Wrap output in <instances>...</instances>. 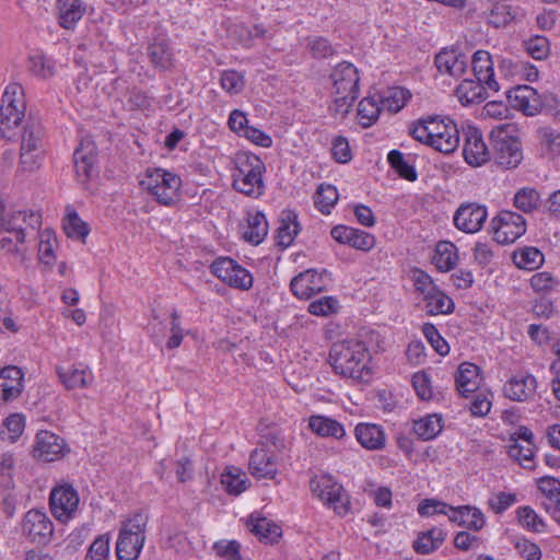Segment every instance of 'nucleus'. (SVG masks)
I'll return each instance as SVG.
<instances>
[{
    "label": "nucleus",
    "mask_w": 560,
    "mask_h": 560,
    "mask_svg": "<svg viewBox=\"0 0 560 560\" xmlns=\"http://www.w3.org/2000/svg\"><path fill=\"white\" fill-rule=\"evenodd\" d=\"M75 175L79 182L85 183L92 173L95 160V144L83 140L73 153Z\"/></svg>",
    "instance_id": "4be33fe9"
},
{
    "label": "nucleus",
    "mask_w": 560,
    "mask_h": 560,
    "mask_svg": "<svg viewBox=\"0 0 560 560\" xmlns=\"http://www.w3.org/2000/svg\"><path fill=\"white\" fill-rule=\"evenodd\" d=\"M508 97L512 105L525 113L526 115H534L536 107V91L527 85H521L512 91H509Z\"/></svg>",
    "instance_id": "c85d7f7f"
},
{
    "label": "nucleus",
    "mask_w": 560,
    "mask_h": 560,
    "mask_svg": "<svg viewBox=\"0 0 560 560\" xmlns=\"http://www.w3.org/2000/svg\"><path fill=\"white\" fill-rule=\"evenodd\" d=\"M310 488L324 504L334 509L339 515L349 510V499L341 485L329 475H316L310 481Z\"/></svg>",
    "instance_id": "6e6552de"
},
{
    "label": "nucleus",
    "mask_w": 560,
    "mask_h": 560,
    "mask_svg": "<svg viewBox=\"0 0 560 560\" xmlns=\"http://www.w3.org/2000/svg\"><path fill=\"white\" fill-rule=\"evenodd\" d=\"M486 89L479 80H464L456 89V96L463 105L480 103L486 98Z\"/></svg>",
    "instance_id": "7c9ffc66"
},
{
    "label": "nucleus",
    "mask_w": 560,
    "mask_h": 560,
    "mask_svg": "<svg viewBox=\"0 0 560 560\" xmlns=\"http://www.w3.org/2000/svg\"><path fill=\"white\" fill-rule=\"evenodd\" d=\"M541 151L548 158L560 155V132L552 128L539 129Z\"/></svg>",
    "instance_id": "37998d69"
},
{
    "label": "nucleus",
    "mask_w": 560,
    "mask_h": 560,
    "mask_svg": "<svg viewBox=\"0 0 560 560\" xmlns=\"http://www.w3.org/2000/svg\"><path fill=\"white\" fill-rule=\"evenodd\" d=\"M557 280L549 272H538L530 278V285L536 292L546 293L557 285Z\"/></svg>",
    "instance_id": "774afa93"
},
{
    "label": "nucleus",
    "mask_w": 560,
    "mask_h": 560,
    "mask_svg": "<svg viewBox=\"0 0 560 560\" xmlns=\"http://www.w3.org/2000/svg\"><path fill=\"white\" fill-rule=\"evenodd\" d=\"M30 70L37 77L47 79L52 75L54 68L51 62L44 56H32L28 59Z\"/></svg>",
    "instance_id": "338daca9"
},
{
    "label": "nucleus",
    "mask_w": 560,
    "mask_h": 560,
    "mask_svg": "<svg viewBox=\"0 0 560 560\" xmlns=\"http://www.w3.org/2000/svg\"><path fill=\"white\" fill-rule=\"evenodd\" d=\"M9 107L26 108L24 90L16 82L9 83L2 93L0 108H5L7 110Z\"/></svg>",
    "instance_id": "ea45409f"
},
{
    "label": "nucleus",
    "mask_w": 560,
    "mask_h": 560,
    "mask_svg": "<svg viewBox=\"0 0 560 560\" xmlns=\"http://www.w3.org/2000/svg\"><path fill=\"white\" fill-rule=\"evenodd\" d=\"M513 19L514 15L510 5L494 2L493 8L490 11L488 22L492 26L499 28L508 25Z\"/></svg>",
    "instance_id": "864d4df0"
},
{
    "label": "nucleus",
    "mask_w": 560,
    "mask_h": 560,
    "mask_svg": "<svg viewBox=\"0 0 560 560\" xmlns=\"http://www.w3.org/2000/svg\"><path fill=\"white\" fill-rule=\"evenodd\" d=\"M23 372L18 366H7L0 371V400L16 399L23 390Z\"/></svg>",
    "instance_id": "aec40b11"
},
{
    "label": "nucleus",
    "mask_w": 560,
    "mask_h": 560,
    "mask_svg": "<svg viewBox=\"0 0 560 560\" xmlns=\"http://www.w3.org/2000/svg\"><path fill=\"white\" fill-rule=\"evenodd\" d=\"M539 194L533 188H522L514 197V205L524 212H532L539 205Z\"/></svg>",
    "instance_id": "de8ad7c7"
},
{
    "label": "nucleus",
    "mask_w": 560,
    "mask_h": 560,
    "mask_svg": "<svg viewBox=\"0 0 560 560\" xmlns=\"http://www.w3.org/2000/svg\"><path fill=\"white\" fill-rule=\"evenodd\" d=\"M508 454L524 468H533L534 444L527 441L526 444L515 441L509 446Z\"/></svg>",
    "instance_id": "79ce46f5"
},
{
    "label": "nucleus",
    "mask_w": 560,
    "mask_h": 560,
    "mask_svg": "<svg viewBox=\"0 0 560 560\" xmlns=\"http://www.w3.org/2000/svg\"><path fill=\"white\" fill-rule=\"evenodd\" d=\"M250 532L260 540L266 542H275L281 535L280 527L266 517L254 518L250 516L248 522Z\"/></svg>",
    "instance_id": "c9c22d12"
},
{
    "label": "nucleus",
    "mask_w": 560,
    "mask_h": 560,
    "mask_svg": "<svg viewBox=\"0 0 560 560\" xmlns=\"http://www.w3.org/2000/svg\"><path fill=\"white\" fill-rule=\"evenodd\" d=\"M141 187L163 206H174L179 200L180 178L164 168H148L140 180Z\"/></svg>",
    "instance_id": "423d86ee"
},
{
    "label": "nucleus",
    "mask_w": 560,
    "mask_h": 560,
    "mask_svg": "<svg viewBox=\"0 0 560 560\" xmlns=\"http://www.w3.org/2000/svg\"><path fill=\"white\" fill-rule=\"evenodd\" d=\"M79 503V493L71 482L60 480L51 488L49 508L58 521L67 523L73 518L78 512Z\"/></svg>",
    "instance_id": "1a4fd4ad"
},
{
    "label": "nucleus",
    "mask_w": 560,
    "mask_h": 560,
    "mask_svg": "<svg viewBox=\"0 0 560 560\" xmlns=\"http://www.w3.org/2000/svg\"><path fill=\"white\" fill-rule=\"evenodd\" d=\"M445 534L440 528H431L427 532L420 533L418 538L413 541V550L420 555H429L443 544Z\"/></svg>",
    "instance_id": "2f4dec72"
},
{
    "label": "nucleus",
    "mask_w": 560,
    "mask_h": 560,
    "mask_svg": "<svg viewBox=\"0 0 560 560\" xmlns=\"http://www.w3.org/2000/svg\"><path fill=\"white\" fill-rule=\"evenodd\" d=\"M247 483L246 474L237 467H226L221 475V485L229 494H241L247 489Z\"/></svg>",
    "instance_id": "473e14b6"
},
{
    "label": "nucleus",
    "mask_w": 560,
    "mask_h": 560,
    "mask_svg": "<svg viewBox=\"0 0 560 560\" xmlns=\"http://www.w3.org/2000/svg\"><path fill=\"white\" fill-rule=\"evenodd\" d=\"M515 132L514 124H502L494 127L490 133L493 141L494 161L505 168L516 167L523 159L521 143L515 137Z\"/></svg>",
    "instance_id": "0eeeda50"
},
{
    "label": "nucleus",
    "mask_w": 560,
    "mask_h": 560,
    "mask_svg": "<svg viewBox=\"0 0 560 560\" xmlns=\"http://www.w3.org/2000/svg\"><path fill=\"white\" fill-rule=\"evenodd\" d=\"M513 261L520 269L535 270L542 265L544 255L536 247H524L513 254Z\"/></svg>",
    "instance_id": "4c0bfd02"
},
{
    "label": "nucleus",
    "mask_w": 560,
    "mask_h": 560,
    "mask_svg": "<svg viewBox=\"0 0 560 560\" xmlns=\"http://www.w3.org/2000/svg\"><path fill=\"white\" fill-rule=\"evenodd\" d=\"M298 217L293 211H283L277 229V244L287 248L299 233Z\"/></svg>",
    "instance_id": "c756f323"
},
{
    "label": "nucleus",
    "mask_w": 560,
    "mask_h": 560,
    "mask_svg": "<svg viewBox=\"0 0 560 560\" xmlns=\"http://www.w3.org/2000/svg\"><path fill=\"white\" fill-rule=\"evenodd\" d=\"M472 71L477 80L491 91H499V84L493 78V61L486 50H477L471 57Z\"/></svg>",
    "instance_id": "5701e85b"
},
{
    "label": "nucleus",
    "mask_w": 560,
    "mask_h": 560,
    "mask_svg": "<svg viewBox=\"0 0 560 560\" xmlns=\"http://www.w3.org/2000/svg\"><path fill=\"white\" fill-rule=\"evenodd\" d=\"M330 78L334 96L330 110L337 116L345 117L358 98V70L350 62H341L334 68Z\"/></svg>",
    "instance_id": "20e7f679"
},
{
    "label": "nucleus",
    "mask_w": 560,
    "mask_h": 560,
    "mask_svg": "<svg viewBox=\"0 0 560 560\" xmlns=\"http://www.w3.org/2000/svg\"><path fill=\"white\" fill-rule=\"evenodd\" d=\"M410 97L407 90L402 88H393L388 91V95L382 98V105L392 113L399 112Z\"/></svg>",
    "instance_id": "8fccbe9b"
},
{
    "label": "nucleus",
    "mask_w": 560,
    "mask_h": 560,
    "mask_svg": "<svg viewBox=\"0 0 560 560\" xmlns=\"http://www.w3.org/2000/svg\"><path fill=\"white\" fill-rule=\"evenodd\" d=\"M268 233V223L262 213L249 214L247 225L244 228L243 237L253 244H259Z\"/></svg>",
    "instance_id": "72a5a7b5"
},
{
    "label": "nucleus",
    "mask_w": 560,
    "mask_h": 560,
    "mask_svg": "<svg viewBox=\"0 0 560 560\" xmlns=\"http://www.w3.org/2000/svg\"><path fill=\"white\" fill-rule=\"evenodd\" d=\"M83 0H57V18L59 25L65 30H73L86 12Z\"/></svg>",
    "instance_id": "6ab92c4d"
},
{
    "label": "nucleus",
    "mask_w": 560,
    "mask_h": 560,
    "mask_svg": "<svg viewBox=\"0 0 560 560\" xmlns=\"http://www.w3.org/2000/svg\"><path fill=\"white\" fill-rule=\"evenodd\" d=\"M213 550L224 560H242L241 545L236 540H219L214 542Z\"/></svg>",
    "instance_id": "4d7b16f0"
},
{
    "label": "nucleus",
    "mask_w": 560,
    "mask_h": 560,
    "mask_svg": "<svg viewBox=\"0 0 560 560\" xmlns=\"http://www.w3.org/2000/svg\"><path fill=\"white\" fill-rule=\"evenodd\" d=\"M148 516L136 513L121 522L116 542L118 560H137L145 541Z\"/></svg>",
    "instance_id": "39448f33"
},
{
    "label": "nucleus",
    "mask_w": 560,
    "mask_h": 560,
    "mask_svg": "<svg viewBox=\"0 0 560 560\" xmlns=\"http://www.w3.org/2000/svg\"><path fill=\"white\" fill-rule=\"evenodd\" d=\"M149 56L152 63L161 69H166L172 65V54L168 46L163 43H153L149 47Z\"/></svg>",
    "instance_id": "09e8293b"
},
{
    "label": "nucleus",
    "mask_w": 560,
    "mask_h": 560,
    "mask_svg": "<svg viewBox=\"0 0 560 560\" xmlns=\"http://www.w3.org/2000/svg\"><path fill=\"white\" fill-rule=\"evenodd\" d=\"M493 238L499 244L515 242L526 232L525 219L513 211H501L491 221Z\"/></svg>",
    "instance_id": "9d476101"
},
{
    "label": "nucleus",
    "mask_w": 560,
    "mask_h": 560,
    "mask_svg": "<svg viewBox=\"0 0 560 560\" xmlns=\"http://www.w3.org/2000/svg\"><path fill=\"white\" fill-rule=\"evenodd\" d=\"M231 280L226 281L230 287L240 290H249L253 287L252 275L242 266L235 262L233 271H231Z\"/></svg>",
    "instance_id": "052dcab7"
},
{
    "label": "nucleus",
    "mask_w": 560,
    "mask_h": 560,
    "mask_svg": "<svg viewBox=\"0 0 560 560\" xmlns=\"http://www.w3.org/2000/svg\"><path fill=\"white\" fill-rule=\"evenodd\" d=\"M463 155L465 161L475 167L481 166L490 160V151L477 128L469 127L465 131Z\"/></svg>",
    "instance_id": "2eb2a0df"
},
{
    "label": "nucleus",
    "mask_w": 560,
    "mask_h": 560,
    "mask_svg": "<svg viewBox=\"0 0 560 560\" xmlns=\"http://www.w3.org/2000/svg\"><path fill=\"white\" fill-rule=\"evenodd\" d=\"M26 108H0V136L11 140L18 132L25 117Z\"/></svg>",
    "instance_id": "bb28decb"
},
{
    "label": "nucleus",
    "mask_w": 560,
    "mask_h": 560,
    "mask_svg": "<svg viewBox=\"0 0 560 560\" xmlns=\"http://www.w3.org/2000/svg\"><path fill=\"white\" fill-rule=\"evenodd\" d=\"M388 163L399 174L400 177L413 182L417 179V172L404 158V154L397 150L388 153Z\"/></svg>",
    "instance_id": "a18cd8bd"
},
{
    "label": "nucleus",
    "mask_w": 560,
    "mask_h": 560,
    "mask_svg": "<svg viewBox=\"0 0 560 560\" xmlns=\"http://www.w3.org/2000/svg\"><path fill=\"white\" fill-rule=\"evenodd\" d=\"M65 441L49 431H39L33 446V456L43 462H54L63 456Z\"/></svg>",
    "instance_id": "4468645a"
},
{
    "label": "nucleus",
    "mask_w": 560,
    "mask_h": 560,
    "mask_svg": "<svg viewBox=\"0 0 560 560\" xmlns=\"http://www.w3.org/2000/svg\"><path fill=\"white\" fill-rule=\"evenodd\" d=\"M308 429L320 438L341 441L347 438L345 425L326 416L315 415L308 419Z\"/></svg>",
    "instance_id": "412c9836"
},
{
    "label": "nucleus",
    "mask_w": 560,
    "mask_h": 560,
    "mask_svg": "<svg viewBox=\"0 0 560 560\" xmlns=\"http://www.w3.org/2000/svg\"><path fill=\"white\" fill-rule=\"evenodd\" d=\"M417 141L448 154L459 144V131L450 118L428 117L412 124L409 130Z\"/></svg>",
    "instance_id": "f257e3e1"
},
{
    "label": "nucleus",
    "mask_w": 560,
    "mask_h": 560,
    "mask_svg": "<svg viewBox=\"0 0 560 560\" xmlns=\"http://www.w3.org/2000/svg\"><path fill=\"white\" fill-rule=\"evenodd\" d=\"M468 57L457 49H443L435 56V66L441 74L458 78L466 72Z\"/></svg>",
    "instance_id": "f3484780"
},
{
    "label": "nucleus",
    "mask_w": 560,
    "mask_h": 560,
    "mask_svg": "<svg viewBox=\"0 0 560 560\" xmlns=\"http://www.w3.org/2000/svg\"><path fill=\"white\" fill-rule=\"evenodd\" d=\"M354 436L360 445L369 451L382 450L385 446V433L374 423H359L354 429Z\"/></svg>",
    "instance_id": "393cba45"
},
{
    "label": "nucleus",
    "mask_w": 560,
    "mask_h": 560,
    "mask_svg": "<svg viewBox=\"0 0 560 560\" xmlns=\"http://www.w3.org/2000/svg\"><path fill=\"white\" fill-rule=\"evenodd\" d=\"M63 230L69 237L84 238L88 233L86 224L75 212H69L63 221Z\"/></svg>",
    "instance_id": "5fc2aeb1"
},
{
    "label": "nucleus",
    "mask_w": 560,
    "mask_h": 560,
    "mask_svg": "<svg viewBox=\"0 0 560 560\" xmlns=\"http://www.w3.org/2000/svg\"><path fill=\"white\" fill-rule=\"evenodd\" d=\"M265 163L255 154L238 152L234 158L233 187L241 194L258 198L265 191Z\"/></svg>",
    "instance_id": "7ed1b4c3"
},
{
    "label": "nucleus",
    "mask_w": 560,
    "mask_h": 560,
    "mask_svg": "<svg viewBox=\"0 0 560 560\" xmlns=\"http://www.w3.org/2000/svg\"><path fill=\"white\" fill-rule=\"evenodd\" d=\"M423 335L434 350L441 354L446 355L450 351L447 342L439 334L438 329L432 324H424L422 328Z\"/></svg>",
    "instance_id": "680f3d73"
},
{
    "label": "nucleus",
    "mask_w": 560,
    "mask_h": 560,
    "mask_svg": "<svg viewBox=\"0 0 560 560\" xmlns=\"http://www.w3.org/2000/svg\"><path fill=\"white\" fill-rule=\"evenodd\" d=\"M338 301L332 296H324L308 305V312L315 316H329L337 312Z\"/></svg>",
    "instance_id": "bf43d9fd"
},
{
    "label": "nucleus",
    "mask_w": 560,
    "mask_h": 560,
    "mask_svg": "<svg viewBox=\"0 0 560 560\" xmlns=\"http://www.w3.org/2000/svg\"><path fill=\"white\" fill-rule=\"evenodd\" d=\"M338 200V191L332 185H320L315 195V206L324 213H330V209Z\"/></svg>",
    "instance_id": "c03bdc74"
},
{
    "label": "nucleus",
    "mask_w": 560,
    "mask_h": 560,
    "mask_svg": "<svg viewBox=\"0 0 560 560\" xmlns=\"http://www.w3.org/2000/svg\"><path fill=\"white\" fill-rule=\"evenodd\" d=\"M26 235L22 234H5L0 238V249L8 255L13 256L15 259L23 261L25 254Z\"/></svg>",
    "instance_id": "a19ab883"
},
{
    "label": "nucleus",
    "mask_w": 560,
    "mask_h": 560,
    "mask_svg": "<svg viewBox=\"0 0 560 560\" xmlns=\"http://www.w3.org/2000/svg\"><path fill=\"white\" fill-rule=\"evenodd\" d=\"M479 368L472 363L464 362L458 366L455 374V384L463 397L475 393L480 385Z\"/></svg>",
    "instance_id": "a878e982"
},
{
    "label": "nucleus",
    "mask_w": 560,
    "mask_h": 560,
    "mask_svg": "<svg viewBox=\"0 0 560 560\" xmlns=\"http://www.w3.org/2000/svg\"><path fill=\"white\" fill-rule=\"evenodd\" d=\"M279 458L266 448H256L249 457V471L257 478L273 479L278 474Z\"/></svg>",
    "instance_id": "dca6fc26"
},
{
    "label": "nucleus",
    "mask_w": 560,
    "mask_h": 560,
    "mask_svg": "<svg viewBox=\"0 0 560 560\" xmlns=\"http://www.w3.org/2000/svg\"><path fill=\"white\" fill-rule=\"evenodd\" d=\"M536 387L537 382L533 375L520 373L504 384L503 393L511 400L525 401L535 396Z\"/></svg>",
    "instance_id": "a211bd4d"
},
{
    "label": "nucleus",
    "mask_w": 560,
    "mask_h": 560,
    "mask_svg": "<svg viewBox=\"0 0 560 560\" xmlns=\"http://www.w3.org/2000/svg\"><path fill=\"white\" fill-rule=\"evenodd\" d=\"M538 489L545 500L542 505L547 512L555 513L560 511V481L552 477H541L538 479Z\"/></svg>",
    "instance_id": "cd10ccee"
},
{
    "label": "nucleus",
    "mask_w": 560,
    "mask_h": 560,
    "mask_svg": "<svg viewBox=\"0 0 560 560\" xmlns=\"http://www.w3.org/2000/svg\"><path fill=\"white\" fill-rule=\"evenodd\" d=\"M21 533L31 542L45 545L54 533V525L46 512L30 510L21 523Z\"/></svg>",
    "instance_id": "9b49d317"
},
{
    "label": "nucleus",
    "mask_w": 560,
    "mask_h": 560,
    "mask_svg": "<svg viewBox=\"0 0 560 560\" xmlns=\"http://www.w3.org/2000/svg\"><path fill=\"white\" fill-rule=\"evenodd\" d=\"M329 358L335 372L342 376L363 381L370 375L369 351L360 340L351 339L335 343Z\"/></svg>",
    "instance_id": "f03ea898"
},
{
    "label": "nucleus",
    "mask_w": 560,
    "mask_h": 560,
    "mask_svg": "<svg viewBox=\"0 0 560 560\" xmlns=\"http://www.w3.org/2000/svg\"><path fill=\"white\" fill-rule=\"evenodd\" d=\"M487 217L485 206L475 202L464 203L454 214V224L465 233H476L482 228Z\"/></svg>",
    "instance_id": "ddd939ff"
},
{
    "label": "nucleus",
    "mask_w": 560,
    "mask_h": 560,
    "mask_svg": "<svg viewBox=\"0 0 560 560\" xmlns=\"http://www.w3.org/2000/svg\"><path fill=\"white\" fill-rule=\"evenodd\" d=\"M462 526L472 530H480L485 526V516L482 512L474 506H463Z\"/></svg>",
    "instance_id": "13d9d810"
},
{
    "label": "nucleus",
    "mask_w": 560,
    "mask_h": 560,
    "mask_svg": "<svg viewBox=\"0 0 560 560\" xmlns=\"http://www.w3.org/2000/svg\"><path fill=\"white\" fill-rule=\"evenodd\" d=\"M109 553V537L98 536L90 546L85 560H106Z\"/></svg>",
    "instance_id": "e2e57ef3"
},
{
    "label": "nucleus",
    "mask_w": 560,
    "mask_h": 560,
    "mask_svg": "<svg viewBox=\"0 0 560 560\" xmlns=\"http://www.w3.org/2000/svg\"><path fill=\"white\" fill-rule=\"evenodd\" d=\"M457 248L451 242H440L435 248L433 261L441 271L453 269L457 262Z\"/></svg>",
    "instance_id": "e433bc0d"
},
{
    "label": "nucleus",
    "mask_w": 560,
    "mask_h": 560,
    "mask_svg": "<svg viewBox=\"0 0 560 560\" xmlns=\"http://www.w3.org/2000/svg\"><path fill=\"white\" fill-rule=\"evenodd\" d=\"M518 518L523 526L534 532L539 533L545 528L542 520L529 506H523L518 509Z\"/></svg>",
    "instance_id": "69168bd1"
},
{
    "label": "nucleus",
    "mask_w": 560,
    "mask_h": 560,
    "mask_svg": "<svg viewBox=\"0 0 560 560\" xmlns=\"http://www.w3.org/2000/svg\"><path fill=\"white\" fill-rule=\"evenodd\" d=\"M42 128L37 124H28L22 135L21 150L39 151L42 142Z\"/></svg>",
    "instance_id": "6e6d98bb"
},
{
    "label": "nucleus",
    "mask_w": 560,
    "mask_h": 560,
    "mask_svg": "<svg viewBox=\"0 0 560 560\" xmlns=\"http://www.w3.org/2000/svg\"><path fill=\"white\" fill-rule=\"evenodd\" d=\"M380 101L375 97H365L359 103L358 116L362 127L368 128L377 120L381 113Z\"/></svg>",
    "instance_id": "58836bf2"
},
{
    "label": "nucleus",
    "mask_w": 560,
    "mask_h": 560,
    "mask_svg": "<svg viewBox=\"0 0 560 560\" xmlns=\"http://www.w3.org/2000/svg\"><path fill=\"white\" fill-rule=\"evenodd\" d=\"M442 418L438 415H429L413 422V432L423 440L434 439L442 431Z\"/></svg>",
    "instance_id": "f704fd0d"
},
{
    "label": "nucleus",
    "mask_w": 560,
    "mask_h": 560,
    "mask_svg": "<svg viewBox=\"0 0 560 560\" xmlns=\"http://www.w3.org/2000/svg\"><path fill=\"white\" fill-rule=\"evenodd\" d=\"M57 374L60 382L67 389L86 388L94 381V376L90 368L82 364L67 370L58 368Z\"/></svg>",
    "instance_id": "b1692460"
},
{
    "label": "nucleus",
    "mask_w": 560,
    "mask_h": 560,
    "mask_svg": "<svg viewBox=\"0 0 560 560\" xmlns=\"http://www.w3.org/2000/svg\"><path fill=\"white\" fill-rule=\"evenodd\" d=\"M327 280L326 270L317 272L314 269H308L295 276L291 280L290 287L296 298L307 300L312 295L323 292L327 287Z\"/></svg>",
    "instance_id": "f8f14e48"
},
{
    "label": "nucleus",
    "mask_w": 560,
    "mask_h": 560,
    "mask_svg": "<svg viewBox=\"0 0 560 560\" xmlns=\"http://www.w3.org/2000/svg\"><path fill=\"white\" fill-rule=\"evenodd\" d=\"M56 237L54 233L48 230H45L40 234V241L38 245V257L42 262L45 265H52L55 261V247H56Z\"/></svg>",
    "instance_id": "49530a36"
},
{
    "label": "nucleus",
    "mask_w": 560,
    "mask_h": 560,
    "mask_svg": "<svg viewBox=\"0 0 560 560\" xmlns=\"http://www.w3.org/2000/svg\"><path fill=\"white\" fill-rule=\"evenodd\" d=\"M221 86L228 93L237 94L244 88V78L237 71H224L221 75Z\"/></svg>",
    "instance_id": "0e129e2a"
},
{
    "label": "nucleus",
    "mask_w": 560,
    "mask_h": 560,
    "mask_svg": "<svg viewBox=\"0 0 560 560\" xmlns=\"http://www.w3.org/2000/svg\"><path fill=\"white\" fill-rule=\"evenodd\" d=\"M454 310L453 300L447 296L442 290H439L435 296L428 302L425 311L429 315L450 314Z\"/></svg>",
    "instance_id": "3c124183"
},
{
    "label": "nucleus",
    "mask_w": 560,
    "mask_h": 560,
    "mask_svg": "<svg viewBox=\"0 0 560 560\" xmlns=\"http://www.w3.org/2000/svg\"><path fill=\"white\" fill-rule=\"evenodd\" d=\"M524 49L532 58L542 60L549 55V42L544 36H535L524 42Z\"/></svg>",
    "instance_id": "603ef678"
}]
</instances>
